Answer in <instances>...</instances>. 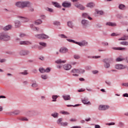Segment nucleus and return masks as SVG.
<instances>
[{"label": "nucleus", "mask_w": 128, "mask_h": 128, "mask_svg": "<svg viewBox=\"0 0 128 128\" xmlns=\"http://www.w3.org/2000/svg\"><path fill=\"white\" fill-rule=\"evenodd\" d=\"M46 12H48L50 13L54 12V9L51 8H46Z\"/></svg>", "instance_id": "nucleus-47"}, {"label": "nucleus", "mask_w": 128, "mask_h": 128, "mask_svg": "<svg viewBox=\"0 0 128 128\" xmlns=\"http://www.w3.org/2000/svg\"><path fill=\"white\" fill-rule=\"evenodd\" d=\"M128 40V36H122L120 38L118 39V40Z\"/></svg>", "instance_id": "nucleus-39"}, {"label": "nucleus", "mask_w": 128, "mask_h": 128, "mask_svg": "<svg viewBox=\"0 0 128 128\" xmlns=\"http://www.w3.org/2000/svg\"><path fill=\"white\" fill-rule=\"evenodd\" d=\"M128 67L126 65L122 64H117L114 66V68L117 70H123L126 69Z\"/></svg>", "instance_id": "nucleus-5"}, {"label": "nucleus", "mask_w": 128, "mask_h": 128, "mask_svg": "<svg viewBox=\"0 0 128 128\" xmlns=\"http://www.w3.org/2000/svg\"><path fill=\"white\" fill-rule=\"evenodd\" d=\"M71 73L72 74L73 76H76V77H78V74H80V72L76 71V68L72 69V70H71Z\"/></svg>", "instance_id": "nucleus-23"}, {"label": "nucleus", "mask_w": 128, "mask_h": 128, "mask_svg": "<svg viewBox=\"0 0 128 128\" xmlns=\"http://www.w3.org/2000/svg\"><path fill=\"white\" fill-rule=\"evenodd\" d=\"M58 36L60 38H68V37L64 35V34H60L58 35Z\"/></svg>", "instance_id": "nucleus-52"}, {"label": "nucleus", "mask_w": 128, "mask_h": 128, "mask_svg": "<svg viewBox=\"0 0 128 128\" xmlns=\"http://www.w3.org/2000/svg\"><path fill=\"white\" fill-rule=\"evenodd\" d=\"M18 36L20 37V38H24V37H26V34H20V35H18Z\"/></svg>", "instance_id": "nucleus-57"}, {"label": "nucleus", "mask_w": 128, "mask_h": 128, "mask_svg": "<svg viewBox=\"0 0 128 128\" xmlns=\"http://www.w3.org/2000/svg\"><path fill=\"white\" fill-rule=\"evenodd\" d=\"M103 63L104 68L105 69H108L110 67V59H104L103 60Z\"/></svg>", "instance_id": "nucleus-6"}, {"label": "nucleus", "mask_w": 128, "mask_h": 128, "mask_svg": "<svg viewBox=\"0 0 128 128\" xmlns=\"http://www.w3.org/2000/svg\"><path fill=\"white\" fill-rule=\"evenodd\" d=\"M35 38L37 39H40V40H46L49 38V36H48V35L46 34H36L35 35Z\"/></svg>", "instance_id": "nucleus-4"}, {"label": "nucleus", "mask_w": 128, "mask_h": 128, "mask_svg": "<svg viewBox=\"0 0 128 128\" xmlns=\"http://www.w3.org/2000/svg\"><path fill=\"white\" fill-rule=\"evenodd\" d=\"M36 116V110H28L26 112V116L29 118H32Z\"/></svg>", "instance_id": "nucleus-3"}, {"label": "nucleus", "mask_w": 128, "mask_h": 128, "mask_svg": "<svg viewBox=\"0 0 128 128\" xmlns=\"http://www.w3.org/2000/svg\"><path fill=\"white\" fill-rule=\"evenodd\" d=\"M74 6L77 8L80 9V10H84L85 9V8L84 7V6H82L80 4H74Z\"/></svg>", "instance_id": "nucleus-20"}, {"label": "nucleus", "mask_w": 128, "mask_h": 128, "mask_svg": "<svg viewBox=\"0 0 128 128\" xmlns=\"http://www.w3.org/2000/svg\"><path fill=\"white\" fill-rule=\"evenodd\" d=\"M20 114V110H15L12 112H9L8 113V114H9V116H12V115L17 116Z\"/></svg>", "instance_id": "nucleus-12"}, {"label": "nucleus", "mask_w": 128, "mask_h": 128, "mask_svg": "<svg viewBox=\"0 0 128 128\" xmlns=\"http://www.w3.org/2000/svg\"><path fill=\"white\" fill-rule=\"evenodd\" d=\"M38 86V84H37L36 81H33L32 84V87L34 88H36Z\"/></svg>", "instance_id": "nucleus-40"}, {"label": "nucleus", "mask_w": 128, "mask_h": 128, "mask_svg": "<svg viewBox=\"0 0 128 128\" xmlns=\"http://www.w3.org/2000/svg\"><path fill=\"white\" fill-rule=\"evenodd\" d=\"M38 44H40V46H38V50H41L43 49V48L46 46V44L44 42H40Z\"/></svg>", "instance_id": "nucleus-22"}, {"label": "nucleus", "mask_w": 128, "mask_h": 128, "mask_svg": "<svg viewBox=\"0 0 128 128\" xmlns=\"http://www.w3.org/2000/svg\"><path fill=\"white\" fill-rule=\"evenodd\" d=\"M118 127L119 128H122L123 126H124V123H123L122 122H118Z\"/></svg>", "instance_id": "nucleus-50"}, {"label": "nucleus", "mask_w": 128, "mask_h": 128, "mask_svg": "<svg viewBox=\"0 0 128 128\" xmlns=\"http://www.w3.org/2000/svg\"><path fill=\"white\" fill-rule=\"evenodd\" d=\"M19 74H22L23 76H26L28 74H29L28 73L26 70H24L23 72H20V73H18Z\"/></svg>", "instance_id": "nucleus-49"}, {"label": "nucleus", "mask_w": 128, "mask_h": 128, "mask_svg": "<svg viewBox=\"0 0 128 128\" xmlns=\"http://www.w3.org/2000/svg\"><path fill=\"white\" fill-rule=\"evenodd\" d=\"M112 50H126V48H122V47H113L112 48Z\"/></svg>", "instance_id": "nucleus-29"}, {"label": "nucleus", "mask_w": 128, "mask_h": 128, "mask_svg": "<svg viewBox=\"0 0 128 128\" xmlns=\"http://www.w3.org/2000/svg\"><path fill=\"white\" fill-rule=\"evenodd\" d=\"M6 62V59L4 58H2V59H1V58H0V63H4Z\"/></svg>", "instance_id": "nucleus-62"}, {"label": "nucleus", "mask_w": 128, "mask_h": 128, "mask_svg": "<svg viewBox=\"0 0 128 128\" xmlns=\"http://www.w3.org/2000/svg\"><path fill=\"white\" fill-rule=\"evenodd\" d=\"M51 4H52V6H55L57 8H60V4H58V2H51Z\"/></svg>", "instance_id": "nucleus-34"}, {"label": "nucleus", "mask_w": 128, "mask_h": 128, "mask_svg": "<svg viewBox=\"0 0 128 128\" xmlns=\"http://www.w3.org/2000/svg\"><path fill=\"white\" fill-rule=\"evenodd\" d=\"M102 44L104 46H108V42H102Z\"/></svg>", "instance_id": "nucleus-60"}, {"label": "nucleus", "mask_w": 128, "mask_h": 128, "mask_svg": "<svg viewBox=\"0 0 128 128\" xmlns=\"http://www.w3.org/2000/svg\"><path fill=\"white\" fill-rule=\"evenodd\" d=\"M40 18L42 20H46V16L44 14H40Z\"/></svg>", "instance_id": "nucleus-59"}, {"label": "nucleus", "mask_w": 128, "mask_h": 128, "mask_svg": "<svg viewBox=\"0 0 128 128\" xmlns=\"http://www.w3.org/2000/svg\"><path fill=\"white\" fill-rule=\"evenodd\" d=\"M40 78H42L43 80H46L48 78V76L46 74H42L40 75Z\"/></svg>", "instance_id": "nucleus-37"}, {"label": "nucleus", "mask_w": 128, "mask_h": 128, "mask_svg": "<svg viewBox=\"0 0 128 128\" xmlns=\"http://www.w3.org/2000/svg\"><path fill=\"white\" fill-rule=\"evenodd\" d=\"M108 108H110V106L108 105H100L98 108L99 110H108Z\"/></svg>", "instance_id": "nucleus-11"}, {"label": "nucleus", "mask_w": 128, "mask_h": 128, "mask_svg": "<svg viewBox=\"0 0 128 128\" xmlns=\"http://www.w3.org/2000/svg\"><path fill=\"white\" fill-rule=\"evenodd\" d=\"M52 24L55 26H60V22L58 21L55 20L52 22Z\"/></svg>", "instance_id": "nucleus-41"}, {"label": "nucleus", "mask_w": 128, "mask_h": 128, "mask_svg": "<svg viewBox=\"0 0 128 128\" xmlns=\"http://www.w3.org/2000/svg\"><path fill=\"white\" fill-rule=\"evenodd\" d=\"M32 3L29 1H20L15 2V6L21 9L25 8H32Z\"/></svg>", "instance_id": "nucleus-1"}, {"label": "nucleus", "mask_w": 128, "mask_h": 128, "mask_svg": "<svg viewBox=\"0 0 128 128\" xmlns=\"http://www.w3.org/2000/svg\"><path fill=\"white\" fill-rule=\"evenodd\" d=\"M82 18H88L90 20H92V18L88 16V14L87 13H83L82 14Z\"/></svg>", "instance_id": "nucleus-21"}, {"label": "nucleus", "mask_w": 128, "mask_h": 128, "mask_svg": "<svg viewBox=\"0 0 128 128\" xmlns=\"http://www.w3.org/2000/svg\"><path fill=\"white\" fill-rule=\"evenodd\" d=\"M63 121V118H60L57 120V121L56 122V124H62L64 123V122H62Z\"/></svg>", "instance_id": "nucleus-48"}, {"label": "nucleus", "mask_w": 128, "mask_h": 128, "mask_svg": "<svg viewBox=\"0 0 128 128\" xmlns=\"http://www.w3.org/2000/svg\"><path fill=\"white\" fill-rule=\"evenodd\" d=\"M96 27L98 28H102V24H96Z\"/></svg>", "instance_id": "nucleus-64"}, {"label": "nucleus", "mask_w": 128, "mask_h": 128, "mask_svg": "<svg viewBox=\"0 0 128 128\" xmlns=\"http://www.w3.org/2000/svg\"><path fill=\"white\" fill-rule=\"evenodd\" d=\"M44 70L46 72V73H49L50 72V71L51 70V68H48L46 69H44Z\"/></svg>", "instance_id": "nucleus-55"}, {"label": "nucleus", "mask_w": 128, "mask_h": 128, "mask_svg": "<svg viewBox=\"0 0 128 128\" xmlns=\"http://www.w3.org/2000/svg\"><path fill=\"white\" fill-rule=\"evenodd\" d=\"M62 98H63V100H64L65 101L70 100L71 99L70 95L66 94L62 96Z\"/></svg>", "instance_id": "nucleus-24"}, {"label": "nucleus", "mask_w": 128, "mask_h": 128, "mask_svg": "<svg viewBox=\"0 0 128 128\" xmlns=\"http://www.w3.org/2000/svg\"><path fill=\"white\" fill-rule=\"evenodd\" d=\"M59 114H58V112H54L52 114H51V116H52L54 118H58V116Z\"/></svg>", "instance_id": "nucleus-36"}, {"label": "nucleus", "mask_w": 128, "mask_h": 128, "mask_svg": "<svg viewBox=\"0 0 128 128\" xmlns=\"http://www.w3.org/2000/svg\"><path fill=\"white\" fill-rule=\"evenodd\" d=\"M72 66L70 64H65L63 65V69L65 70H71Z\"/></svg>", "instance_id": "nucleus-16"}, {"label": "nucleus", "mask_w": 128, "mask_h": 128, "mask_svg": "<svg viewBox=\"0 0 128 128\" xmlns=\"http://www.w3.org/2000/svg\"><path fill=\"white\" fill-rule=\"evenodd\" d=\"M58 96L54 95L52 96V102H56Z\"/></svg>", "instance_id": "nucleus-45"}, {"label": "nucleus", "mask_w": 128, "mask_h": 128, "mask_svg": "<svg viewBox=\"0 0 128 128\" xmlns=\"http://www.w3.org/2000/svg\"><path fill=\"white\" fill-rule=\"evenodd\" d=\"M15 24V28H19L20 26V22L18 20H16L14 22Z\"/></svg>", "instance_id": "nucleus-26"}, {"label": "nucleus", "mask_w": 128, "mask_h": 128, "mask_svg": "<svg viewBox=\"0 0 128 128\" xmlns=\"http://www.w3.org/2000/svg\"><path fill=\"white\" fill-rule=\"evenodd\" d=\"M42 20H37L35 21V24L36 25H40L42 24Z\"/></svg>", "instance_id": "nucleus-43"}, {"label": "nucleus", "mask_w": 128, "mask_h": 128, "mask_svg": "<svg viewBox=\"0 0 128 128\" xmlns=\"http://www.w3.org/2000/svg\"><path fill=\"white\" fill-rule=\"evenodd\" d=\"M81 24L83 28H86L88 25V20H82L81 21Z\"/></svg>", "instance_id": "nucleus-13"}, {"label": "nucleus", "mask_w": 128, "mask_h": 128, "mask_svg": "<svg viewBox=\"0 0 128 128\" xmlns=\"http://www.w3.org/2000/svg\"><path fill=\"white\" fill-rule=\"evenodd\" d=\"M122 86H125L126 88H128V82L122 84Z\"/></svg>", "instance_id": "nucleus-58"}, {"label": "nucleus", "mask_w": 128, "mask_h": 128, "mask_svg": "<svg viewBox=\"0 0 128 128\" xmlns=\"http://www.w3.org/2000/svg\"><path fill=\"white\" fill-rule=\"evenodd\" d=\"M74 58L76 60H80V55L74 54Z\"/></svg>", "instance_id": "nucleus-51"}, {"label": "nucleus", "mask_w": 128, "mask_h": 128, "mask_svg": "<svg viewBox=\"0 0 128 128\" xmlns=\"http://www.w3.org/2000/svg\"><path fill=\"white\" fill-rule=\"evenodd\" d=\"M67 24H68V27H69V28L71 29L74 28V22H72V21L68 22Z\"/></svg>", "instance_id": "nucleus-27"}, {"label": "nucleus", "mask_w": 128, "mask_h": 128, "mask_svg": "<svg viewBox=\"0 0 128 128\" xmlns=\"http://www.w3.org/2000/svg\"><path fill=\"white\" fill-rule=\"evenodd\" d=\"M66 41H68V42H71V43L78 42H76L74 40L69 39V38H66Z\"/></svg>", "instance_id": "nucleus-53"}, {"label": "nucleus", "mask_w": 128, "mask_h": 128, "mask_svg": "<svg viewBox=\"0 0 128 128\" xmlns=\"http://www.w3.org/2000/svg\"><path fill=\"white\" fill-rule=\"evenodd\" d=\"M0 40L4 42H8L10 40V36L6 33L2 32L0 33Z\"/></svg>", "instance_id": "nucleus-2"}, {"label": "nucleus", "mask_w": 128, "mask_h": 128, "mask_svg": "<svg viewBox=\"0 0 128 128\" xmlns=\"http://www.w3.org/2000/svg\"><path fill=\"white\" fill-rule=\"evenodd\" d=\"M125 60H126V58H122V57H118V58H116V62H122V61Z\"/></svg>", "instance_id": "nucleus-35"}, {"label": "nucleus", "mask_w": 128, "mask_h": 128, "mask_svg": "<svg viewBox=\"0 0 128 128\" xmlns=\"http://www.w3.org/2000/svg\"><path fill=\"white\" fill-rule=\"evenodd\" d=\"M105 84H106L108 86H111V82L110 81H105Z\"/></svg>", "instance_id": "nucleus-63"}, {"label": "nucleus", "mask_w": 128, "mask_h": 128, "mask_svg": "<svg viewBox=\"0 0 128 128\" xmlns=\"http://www.w3.org/2000/svg\"><path fill=\"white\" fill-rule=\"evenodd\" d=\"M76 71L80 72V74H83L85 73V70L79 68L76 69Z\"/></svg>", "instance_id": "nucleus-32"}, {"label": "nucleus", "mask_w": 128, "mask_h": 128, "mask_svg": "<svg viewBox=\"0 0 128 128\" xmlns=\"http://www.w3.org/2000/svg\"><path fill=\"white\" fill-rule=\"evenodd\" d=\"M30 28L34 31L38 32L40 30V28L34 26V24H30Z\"/></svg>", "instance_id": "nucleus-30"}, {"label": "nucleus", "mask_w": 128, "mask_h": 128, "mask_svg": "<svg viewBox=\"0 0 128 128\" xmlns=\"http://www.w3.org/2000/svg\"><path fill=\"white\" fill-rule=\"evenodd\" d=\"M88 98L85 97L83 100H82V102L84 104H88V105H91V103L90 102H88Z\"/></svg>", "instance_id": "nucleus-15"}, {"label": "nucleus", "mask_w": 128, "mask_h": 128, "mask_svg": "<svg viewBox=\"0 0 128 128\" xmlns=\"http://www.w3.org/2000/svg\"><path fill=\"white\" fill-rule=\"evenodd\" d=\"M18 54L20 56H26L30 54V52H29V50H20Z\"/></svg>", "instance_id": "nucleus-9"}, {"label": "nucleus", "mask_w": 128, "mask_h": 128, "mask_svg": "<svg viewBox=\"0 0 128 128\" xmlns=\"http://www.w3.org/2000/svg\"><path fill=\"white\" fill-rule=\"evenodd\" d=\"M62 6L65 8H71V2L68 1H64L62 3Z\"/></svg>", "instance_id": "nucleus-10"}, {"label": "nucleus", "mask_w": 128, "mask_h": 128, "mask_svg": "<svg viewBox=\"0 0 128 128\" xmlns=\"http://www.w3.org/2000/svg\"><path fill=\"white\" fill-rule=\"evenodd\" d=\"M120 44H122V46H128V42H120Z\"/></svg>", "instance_id": "nucleus-54"}, {"label": "nucleus", "mask_w": 128, "mask_h": 128, "mask_svg": "<svg viewBox=\"0 0 128 128\" xmlns=\"http://www.w3.org/2000/svg\"><path fill=\"white\" fill-rule=\"evenodd\" d=\"M18 120H21L22 122L29 121V120L28 119V118H26V117H18Z\"/></svg>", "instance_id": "nucleus-31"}, {"label": "nucleus", "mask_w": 128, "mask_h": 128, "mask_svg": "<svg viewBox=\"0 0 128 128\" xmlns=\"http://www.w3.org/2000/svg\"><path fill=\"white\" fill-rule=\"evenodd\" d=\"M118 8L120 10H125L126 9V6L123 4H120L118 6Z\"/></svg>", "instance_id": "nucleus-28"}, {"label": "nucleus", "mask_w": 128, "mask_h": 128, "mask_svg": "<svg viewBox=\"0 0 128 128\" xmlns=\"http://www.w3.org/2000/svg\"><path fill=\"white\" fill-rule=\"evenodd\" d=\"M116 16L117 17L118 19H121L122 18V14H117V15H116Z\"/></svg>", "instance_id": "nucleus-61"}, {"label": "nucleus", "mask_w": 128, "mask_h": 128, "mask_svg": "<svg viewBox=\"0 0 128 128\" xmlns=\"http://www.w3.org/2000/svg\"><path fill=\"white\" fill-rule=\"evenodd\" d=\"M18 19L20 20H21V22L26 23L29 22V19L26 18V17H24L22 16H18Z\"/></svg>", "instance_id": "nucleus-8"}, {"label": "nucleus", "mask_w": 128, "mask_h": 128, "mask_svg": "<svg viewBox=\"0 0 128 128\" xmlns=\"http://www.w3.org/2000/svg\"><path fill=\"white\" fill-rule=\"evenodd\" d=\"M38 71L40 72V74L46 73V71L44 70V68L42 67L38 69Z\"/></svg>", "instance_id": "nucleus-46"}, {"label": "nucleus", "mask_w": 128, "mask_h": 128, "mask_svg": "<svg viewBox=\"0 0 128 128\" xmlns=\"http://www.w3.org/2000/svg\"><path fill=\"white\" fill-rule=\"evenodd\" d=\"M32 44V42H30L29 41H20L18 42V44L20 45H30Z\"/></svg>", "instance_id": "nucleus-17"}, {"label": "nucleus", "mask_w": 128, "mask_h": 128, "mask_svg": "<svg viewBox=\"0 0 128 128\" xmlns=\"http://www.w3.org/2000/svg\"><path fill=\"white\" fill-rule=\"evenodd\" d=\"M57 124L60 125V126L66 127V126H68V122H64L63 123H57Z\"/></svg>", "instance_id": "nucleus-38"}, {"label": "nucleus", "mask_w": 128, "mask_h": 128, "mask_svg": "<svg viewBox=\"0 0 128 128\" xmlns=\"http://www.w3.org/2000/svg\"><path fill=\"white\" fill-rule=\"evenodd\" d=\"M66 60H62L61 59H58L55 61V63L56 64H66Z\"/></svg>", "instance_id": "nucleus-25"}, {"label": "nucleus", "mask_w": 128, "mask_h": 128, "mask_svg": "<svg viewBox=\"0 0 128 128\" xmlns=\"http://www.w3.org/2000/svg\"><path fill=\"white\" fill-rule=\"evenodd\" d=\"M73 43L78 46H80V47L88 46V42L85 40H82V42H76Z\"/></svg>", "instance_id": "nucleus-7"}, {"label": "nucleus", "mask_w": 128, "mask_h": 128, "mask_svg": "<svg viewBox=\"0 0 128 128\" xmlns=\"http://www.w3.org/2000/svg\"><path fill=\"white\" fill-rule=\"evenodd\" d=\"M94 6V2H89L86 4V7L89 8H93Z\"/></svg>", "instance_id": "nucleus-33"}, {"label": "nucleus", "mask_w": 128, "mask_h": 128, "mask_svg": "<svg viewBox=\"0 0 128 128\" xmlns=\"http://www.w3.org/2000/svg\"><path fill=\"white\" fill-rule=\"evenodd\" d=\"M92 58H94V59L100 58V56H92Z\"/></svg>", "instance_id": "nucleus-56"}, {"label": "nucleus", "mask_w": 128, "mask_h": 128, "mask_svg": "<svg viewBox=\"0 0 128 128\" xmlns=\"http://www.w3.org/2000/svg\"><path fill=\"white\" fill-rule=\"evenodd\" d=\"M95 12H96V14L99 16H102L104 12H102V10H95Z\"/></svg>", "instance_id": "nucleus-42"}, {"label": "nucleus", "mask_w": 128, "mask_h": 128, "mask_svg": "<svg viewBox=\"0 0 128 128\" xmlns=\"http://www.w3.org/2000/svg\"><path fill=\"white\" fill-rule=\"evenodd\" d=\"M105 26L111 27H114L116 26V22H106V23H105Z\"/></svg>", "instance_id": "nucleus-19"}, {"label": "nucleus", "mask_w": 128, "mask_h": 128, "mask_svg": "<svg viewBox=\"0 0 128 128\" xmlns=\"http://www.w3.org/2000/svg\"><path fill=\"white\" fill-rule=\"evenodd\" d=\"M60 114H62L63 115H66V116L70 114V113H69L68 112H65V111H60Z\"/></svg>", "instance_id": "nucleus-44"}, {"label": "nucleus", "mask_w": 128, "mask_h": 128, "mask_svg": "<svg viewBox=\"0 0 128 128\" xmlns=\"http://www.w3.org/2000/svg\"><path fill=\"white\" fill-rule=\"evenodd\" d=\"M12 26L10 24H8L4 26V27H3L2 30L3 31H9L10 30H12Z\"/></svg>", "instance_id": "nucleus-14"}, {"label": "nucleus", "mask_w": 128, "mask_h": 128, "mask_svg": "<svg viewBox=\"0 0 128 128\" xmlns=\"http://www.w3.org/2000/svg\"><path fill=\"white\" fill-rule=\"evenodd\" d=\"M68 51V50L66 47H63L62 48H60V52L63 54H66Z\"/></svg>", "instance_id": "nucleus-18"}]
</instances>
